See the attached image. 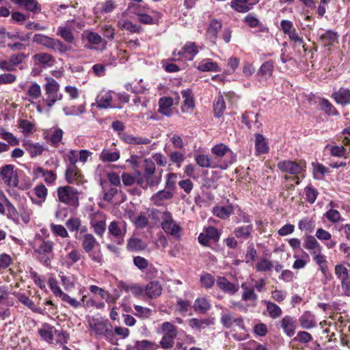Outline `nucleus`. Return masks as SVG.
<instances>
[{"instance_id":"obj_53","label":"nucleus","mask_w":350,"mask_h":350,"mask_svg":"<svg viewBox=\"0 0 350 350\" xmlns=\"http://www.w3.org/2000/svg\"><path fill=\"white\" fill-rule=\"evenodd\" d=\"M196 163L201 167H215L212 165L210 157L204 154H198L195 157Z\"/></svg>"},{"instance_id":"obj_7","label":"nucleus","mask_w":350,"mask_h":350,"mask_svg":"<svg viewBox=\"0 0 350 350\" xmlns=\"http://www.w3.org/2000/svg\"><path fill=\"white\" fill-rule=\"evenodd\" d=\"M75 237V239L80 240L81 241V246L83 250L89 254V256L92 260L96 262H101V256H94L90 254L95 247V246L96 245H98V243L97 242L96 239L92 234H85L83 236H79L78 233H76Z\"/></svg>"},{"instance_id":"obj_36","label":"nucleus","mask_w":350,"mask_h":350,"mask_svg":"<svg viewBox=\"0 0 350 350\" xmlns=\"http://www.w3.org/2000/svg\"><path fill=\"white\" fill-rule=\"evenodd\" d=\"M173 196L174 194L171 190L163 189L154 194L151 200L155 204L159 205L162 201L171 199Z\"/></svg>"},{"instance_id":"obj_19","label":"nucleus","mask_w":350,"mask_h":350,"mask_svg":"<svg viewBox=\"0 0 350 350\" xmlns=\"http://www.w3.org/2000/svg\"><path fill=\"white\" fill-rule=\"evenodd\" d=\"M222 27V23L217 19H211L209 22L206 32V38L213 43L215 44L217 39L218 32Z\"/></svg>"},{"instance_id":"obj_26","label":"nucleus","mask_w":350,"mask_h":350,"mask_svg":"<svg viewBox=\"0 0 350 350\" xmlns=\"http://www.w3.org/2000/svg\"><path fill=\"white\" fill-rule=\"evenodd\" d=\"M218 287L224 293L234 295L239 290V286L229 282L225 277H219L217 281Z\"/></svg>"},{"instance_id":"obj_52","label":"nucleus","mask_w":350,"mask_h":350,"mask_svg":"<svg viewBox=\"0 0 350 350\" xmlns=\"http://www.w3.org/2000/svg\"><path fill=\"white\" fill-rule=\"evenodd\" d=\"M169 159L170 161V164H176L177 167L179 168L181 166L182 163L184 161L185 157L184 154L178 152L174 151L171 152L169 154Z\"/></svg>"},{"instance_id":"obj_30","label":"nucleus","mask_w":350,"mask_h":350,"mask_svg":"<svg viewBox=\"0 0 350 350\" xmlns=\"http://www.w3.org/2000/svg\"><path fill=\"white\" fill-rule=\"evenodd\" d=\"M338 34L333 30H327L321 35L320 41L325 46H332L335 42H338Z\"/></svg>"},{"instance_id":"obj_3","label":"nucleus","mask_w":350,"mask_h":350,"mask_svg":"<svg viewBox=\"0 0 350 350\" xmlns=\"http://www.w3.org/2000/svg\"><path fill=\"white\" fill-rule=\"evenodd\" d=\"M53 249L52 241L42 239H40L34 247L38 260L46 267L51 265V259L53 258Z\"/></svg>"},{"instance_id":"obj_48","label":"nucleus","mask_w":350,"mask_h":350,"mask_svg":"<svg viewBox=\"0 0 350 350\" xmlns=\"http://www.w3.org/2000/svg\"><path fill=\"white\" fill-rule=\"evenodd\" d=\"M24 146L31 157L42 154L44 150L43 147L39 144L25 143Z\"/></svg>"},{"instance_id":"obj_54","label":"nucleus","mask_w":350,"mask_h":350,"mask_svg":"<svg viewBox=\"0 0 350 350\" xmlns=\"http://www.w3.org/2000/svg\"><path fill=\"white\" fill-rule=\"evenodd\" d=\"M189 325L192 328H196L198 330H201L206 327V326L210 325V321L206 319H199L196 318L191 319L189 321Z\"/></svg>"},{"instance_id":"obj_51","label":"nucleus","mask_w":350,"mask_h":350,"mask_svg":"<svg viewBox=\"0 0 350 350\" xmlns=\"http://www.w3.org/2000/svg\"><path fill=\"white\" fill-rule=\"evenodd\" d=\"M299 322L301 327L310 329L315 326V323L309 312H305L300 318Z\"/></svg>"},{"instance_id":"obj_59","label":"nucleus","mask_w":350,"mask_h":350,"mask_svg":"<svg viewBox=\"0 0 350 350\" xmlns=\"http://www.w3.org/2000/svg\"><path fill=\"white\" fill-rule=\"evenodd\" d=\"M305 193H306V200L309 203L313 204L315 202V200H316V199L317 198L319 192L314 187H312L311 186H307L305 188Z\"/></svg>"},{"instance_id":"obj_41","label":"nucleus","mask_w":350,"mask_h":350,"mask_svg":"<svg viewBox=\"0 0 350 350\" xmlns=\"http://www.w3.org/2000/svg\"><path fill=\"white\" fill-rule=\"evenodd\" d=\"M53 332H55V327L49 324L44 325L43 327L38 330L42 338L49 342H52L53 340Z\"/></svg>"},{"instance_id":"obj_25","label":"nucleus","mask_w":350,"mask_h":350,"mask_svg":"<svg viewBox=\"0 0 350 350\" xmlns=\"http://www.w3.org/2000/svg\"><path fill=\"white\" fill-rule=\"evenodd\" d=\"M274 68V62L268 60L264 62L257 72V76L260 77V80H267L273 74Z\"/></svg>"},{"instance_id":"obj_64","label":"nucleus","mask_w":350,"mask_h":350,"mask_svg":"<svg viewBox=\"0 0 350 350\" xmlns=\"http://www.w3.org/2000/svg\"><path fill=\"white\" fill-rule=\"evenodd\" d=\"M81 221L79 218L72 217V218H70L69 219L67 220L66 225L70 231H71V232L77 231V230H79V228L81 227Z\"/></svg>"},{"instance_id":"obj_50","label":"nucleus","mask_w":350,"mask_h":350,"mask_svg":"<svg viewBox=\"0 0 350 350\" xmlns=\"http://www.w3.org/2000/svg\"><path fill=\"white\" fill-rule=\"evenodd\" d=\"M36 171L44 177V181L48 184L53 183L57 178L56 174L51 170H44L41 167H38Z\"/></svg>"},{"instance_id":"obj_14","label":"nucleus","mask_w":350,"mask_h":350,"mask_svg":"<svg viewBox=\"0 0 350 350\" xmlns=\"http://www.w3.org/2000/svg\"><path fill=\"white\" fill-rule=\"evenodd\" d=\"M83 176L81 170L74 165H69L65 172V179L68 184L79 185L83 182Z\"/></svg>"},{"instance_id":"obj_35","label":"nucleus","mask_w":350,"mask_h":350,"mask_svg":"<svg viewBox=\"0 0 350 350\" xmlns=\"http://www.w3.org/2000/svg\"><path fill=\"white\" fill-rule=\"evenodd\" d=\"M304 247L308 250H312V254H315L317 252H321V246L312 235H308L306 237Z\"/></svg>"},{"instance_id":"obj_20","label":"nucleus","mask_w":350,"mask_h":350,"mask_svg":"<svg viewBox=\"0 0 350 350\" xmlns=\"http://www.w3.org/2000/svg\"><path fill=\"white\" fill-rule=\"evenodd\" d=\"M119 136L125 143L131 145H147L151 143L149 138L134 136L128 133H120Z\"/></svg>"},{"instance_id":"obj_57","label":"nucleus","mask_w":350,"mask_h":350,"mask_svg":"<svg viewBox=\"0 0 350 350\" xmlns=\"http://www.w3.org/2000/svg\"><path fill=\"white\" fill-rule=\"evenodd\" d=\"M229 151L230 148L224 144H217L211 149V152L219 157L226 155Z\"/></svg>"},{"instance_id":"obj_37","label":"nucleus","mask_w":350,"mask_h":350,"mask_svg":"<svg viewBox=\"0 0 350 350\" xmlns=\"http://www.w3.org/2000/svg\"><path fill=\"white\" fill-rule=\"evenodd\" d=\"M255 148L258 154L267 153L269 150V147L265 138L262 135L257 133L255 135Z\"/></svg>"},{"instance_id":"obj_5","label":"nucleus","mask_w":350,"mask_h":350,"mask_svg":"<svg viewBox=\"0 0 350 350\" xmlns=\"http://www.w3.org/2000/svg\"><path fill=\"white\" fill-rule=\"evenodd\" d=\"M161 227L165 232L170 234L176 239H180L182 234V228L174 220L172 215L169 211L163 213Z\"/></svg>"},{"instance_id":"obj_40","label":"nucleus","mask_w":350,"mask_h":350,"mask_svg":"<svg viewBox=\"0 0 350 350\" xmlns=\"http://www.w3.org/2000/svg\"><path fill=\"white\" fill-rule=\"evenodd\" d=\"M159 347V345L154 342L142 340L141 341H136L134 349L135 350H157Z\"/></svg>"},{"instance_id":"obj_45","label":"nucleus","mask_w":350,"mask_h":350,"mask_svg":"<svg viewBox=\"0 0 350 350\" xmlns=\"http://www.w3.org/2000/svg\"><path fill=\"white\" fill-rule=\"evenodd\" d=\"M119 158L120 153L118 151L110 152L104 149L100 154V159L104 162H113L118 160Z\"/></svg>"},{"instance_id":"obj_27","label":"nucleus","mask_w":350,"mask_h":350,"mask_svg":"<svg viewBox=\"0 0 350 350\" xmlns=\"http://www.w3.org/2000/svg\"><path fill=\"white\" fill-rule=\"evenodd\" d=\"M174 100L170 97H162L159 101V112L166 116H170L172 113V107L173 105Z\"/></svg>"},{"instance_id":"obj_6","label":"nucleus","mask_w":350,"mask_h":350,"mask_svg":"<svg viewBox=\"0 0 350 350\" xmlns=\"http://www.w3.org/2000/svg\"><path fill=\"white\" fill-rule=\"evenodd\" d=\"M198 52V46L195 42H187L180 50L174 51L173 56L176 60L192 61Z\"/></svg>"},{"instance_id":"obj_29","label":"nucleus","mask_w":350,"mask_h":350,"mask_svg":"<svg viewBox=\"0 0 350 350\" xmlns=\"http://www.w3.org/2000/svg\"><path fill=\"white\" fill-rule=\"evenodd\" d=\"M197 68L202 72H217L220 70L217 63L208 58L204 59L199 62Z\"/></svg>"},{"instance_id":"obj_32","label":"nucleus","mask_w":350,"mask_h":350,"mask_svg":"<svg viewBox=\"0 0 350 350\" xmlns=\"http://www.w3.org/2000/svg\"><path fill=\"white\" fill-rule=\"evenodd\" d=\"M333 96L338 103L341 105L350 103V90L349 89H338Z\"/></svg>"},{"instance_id":"obj_21","label":"nucleus","mask_w":350,"mask_h":350,"mask_svg":"<svg viewBox=\"0 0 350 350\" xmlns=\"http://www.w3.org/2000/svg\"><path fill=\"white\" fill-rule=\"evenodd\" d=\"M220 322L226 328H230L235 324L241 329H245L243 319L241 317H235L230 313L222 314Z\"/></svg>"},{"instance_id":"obj_12","label":"nucleus","mask_w":350,"mask_h":350,"mask_svg":"<svg viewBox=\"0 0 350 350\" xmlns=\"http://www.w3.org/2000/svg\"><path fill=\"white\" fill-rule=\"evenodd\" d=\"M90 225L95 234L102 237L106 230L105 216L101 212H96L90 215Z\"/></svg>"},{"instance_id":"obj_11","label":"nucleus","mask_w":350,"mask_h":350,"mask_svg":"<svg viewBox=\"0 0 350 350\" xmlns=\"http://www.w3.org/2000/svg\"><path fill=\"white\" fill-rule=\"evenodd\" d=\"M31 62L37 68L46 69L52 67L55 64V59L49 53H39L32 56Z\"/></svg>"},{"instance_id":"obj_10","label":"nucleus","mask_w":350,"mask_h":350,"mask_svg":"<svg viewBox=\"0 0 350 350\" xmlns=\"http://www.w3.org/2000/svg\"><path fill=\"white\" fill-rule=\"evenodd\" d=\"M0 176L3 183L8 187H17L19 183L18 176L14 166L8 164L2 167L0 171Z\"/></svg>"},{"instance_id":"obj_38","label":"nucleus","mask_w":350,"mask_h":350,"mask_svg":"<svg viewBox=\"0 0 350 350\" xmlns=\"http://www.w3.org/2000/svg\"><path fill=\"white\" fill-rule=\"evenodd\" d=\"M234 213L232 206H217L213 208V214L222 219H226Z\"/></svg>"},{"instance_id":"obj_22","label":"nucleus","mask_w":350,"mask_h":350,"mask_svg":"<svg viewBox=\"0 0 350 350\" xmlns=\"http://www.w3.org/2000/svg\"><path fill=\"white\" fill-rule=\"evenodd\" d=\"M100 185L103 191V199L108 202H111L115 196L118 193V189L116 187L112 186L107 180L100 181Z\"/></svg>"},{"instance_id":"obj_33","label":"nucleus","mask_w":350,"mask_h":350,"mask_svg":"<svg viewBox=\"0 0 350 350\" xmlns=\"http://www.w3.org/2000/svg\"><path fill=\"white\" fill-rule=\"evenodd\" d=\"M226 103L224 100V97L221 95H219L213 103V111L215 118H221L225 111Z\"/></svg>"},{"instance_id":"obj_4","label":"nucleus","mask_w":350,"mask_h":350,"mask_svg":"<svg viewBox=\"0 0 350 350\" xmlns=\"http://www.w3.org/2000/svg\"><path fill=\"white\" fill-rule=\"evenodd\" d=\"M143 170L146 185L149 187L157 186L161 183L163 170L157 172L154 161L146 159L144 161Z\"/></svg>"},{"instance_id":"obj_17","label":"nucleus","mask_w":350,"mask_h":350,"mask_svg":"<svg viewBox=\"0 0 350 350\" xmlns=\"http://www.w3.org/2000/svg\"><path fill=\"white\" fill-rule=\"evenodd\" d=\"M90 329L94 332L96 336H105L107 338L112 336V331L109 329L105 323L98 321L89 322Z\"/></svg>"},{"instance_id":"obj_46","label":"nucleus","mask_w":350,"mask_h":350,"mask_svg":"<svg viewBox=\"0 0 350 350\" xmlns=\"http://www.w3.org/2000/svg\"><path fill=\"white\" fill-rule=\"evenodd\" d=\"M243 290L242 295V299L244 301H256L258 298L257 294L254 291V288H249L246 284L243 283L241 285Z\"/></svg>"},{"instance_id":"obj_9","label":"nucleus","mask_w":350,"mask_h":350,"mask_svg":"<svg viewBox=\"0 0 350 350\" xmlns=\"http://www.w3.org/2000/svg\"><path fill=\"white\" fill-rule=\"evenodd\" d=\"M109 234L114 239L117 244L124 242V237L126 233V224L124 221H112L108 226Z\"/></svg>"},{"instance_id":"obj_49","label":"nucleus","mask_w":350,"mask_h":350,"mask_svg":"<svg viewBox=\"0 0 350 350\" xmlns=\"http://www.w3.org/2000/svg\"><path fill=\"white\" fill-rule=\"evenodd\" d=\"M183 98L184 99V106L188 109H193L195 107L193 95L191 89H186L182 91Z\"/></svg>"},{"instance_id":"obj_39","label":"nucleus","mask_w":350,"mask_h":350,"mask_svg":"<svg viewBox=\"0 0 350 350\" xmlns=\"http://www.w3.org/2000/svg\"><path fill=\"white\" fill-rule=\"evenodd\" d=\"M161 332L163 336L176 338L178 335L176 327L170 322H164L161 326Z\"/></svg>"},{"instance_id":"obj_58","label":"nucleus","mask_w":350,"mask_h":350,"mask_svg":"<svg viewBox=\"0 0 350 350\" xmlns=\"http://www.w3.org/2000/svg\"><path fill=\"white\" fill-rule=\"evenodd\" d=\"M273 267V262L267 258H262L256 265L258 271L265 272L270 271Z\"/></svg>"},{"instance_id":"obj_43","label":"nucleus","mask_w":350,"mask_h":350,"mask_svg":"<svg viewBox=\"0 0 350 350\" xmlns=\"http://www.w3.org/2000/svg\"><path fill=\"white\" fill-rule=\"evenodd\" d=\"M118 26L120 29L126 30L131 33H139L142 27L128 20L120 21Z\"/></svg>"},{"instance_id":"obj_60","label":"nucleus","mask_w":350,"mask_h":350,"mask_svg":"<svg viewBox=\"0 0 350 350\" xmlns=\"http://www.w3.org/2000/svg\"><path fill=\"white\" fill-rule=\"evenodd\" d=\"M298 226L301 230L312 232L315 228V224L311 219L304 218L299 221Z\"/></svg>"},{"instance_id":"obj_44","label":"nucleus","mask_w":350,"mask_h":350,"mask_svg":"<svg viewBox=\"0 0 350 350\" xmlns=\"http://www.w3.org/2000/svg\"><path fill=\"white\" fill-rule=\"evenodd\" d=\"M211 308L208 301L204 297L198 298L194 301L193 308L200 313H205Z\"/></svg>"},{"instance_id":"obj_15","label":"nucleus","mask_w":350,"mask_h":350,"mask_svg":"<svg viewBox=\"0 0 350 350\" xmlns=\"http://www.w3.org/2000/svg\"><path fill=\"white\" fill-rule=\"evenodd\" d=\"M258 2L259 0H231L230 7L237 12L246 13Z\"/></svg>"},{"instance_id":"obj_24","label":"nucleus","mask_w":350,"mask_h":350,"mask_svg":"<svg viewBox=\"0 0 350 350\" xmlns=\"http://www.w3.org/2000/svg\"><path fill=\"white\" fill-rule=\"evenodd\" d=\"M162 286L158 281H151L145 287L146 295L150 299L159 297L162 293Z\"/></svg>"},{"instance_id":"obj_13","label":"nucleus","mask_w":350,"mask_h":350,"mask_svg":"<svg viewBox=\"0 0 350 350\" xmlns=\"http://www.w3.org/2000/svg\"><path fill=\"white\" fill-rule=\"evenodd\" d=\"M308 101L311 105L312 103H319L320 109L324 111L329 116H336L338 114L335 107L327 99L321 98L313 94L309 96Z\"/></svg>"},{"instance_id":"obj_16","label":"nucleus","mask_w":350,"mask_h":350,"mask_svg":"<svg viewBox=\"0 0 350 350\" xmlns=\"http://www.w3.org/2000/svg\"><path fill=\"white\" fill-rule=\"evenodd\" d=\"M12 3L18 5L21 8L32 12L38 14L41 12L42 6L37 0H10Z\"/></svg>"},{"instance_id":"obj_47","label":"nucleus","mask_w":350,"mask_h":350,"mask_svg":"<svg viewBox=\"0 0 350 350\" xmlns=\"http://www.w3.org/2000/svg\"><path fill=\"white\" fill-rule=\"evenodd\" d=\"M14 295L23 305L27 306L33 312H40V310L39 308L34 307L33 301L31 299H30L25 294L14 293Z\"/></svg>"},{"instance_id":"obj_1","label":"nucleus","mask_w":350,"mask_h":350,"mask_svg":"<svg viewBox=\"0 0 350 350\" xmlns=\"http://www.w3.org/2000/svg\"><path fill=\"white\" fill-rule=\"evenodd\" d=\"M32 41L53 51H58L61 54L71 50L70 46L64 44L61 40L41 33L35 34Z\"/></svg>"},{"instance_id":"obj_61","label":"nucleus","mask_w":350,"mask_h":350,"mask_svg":"<svg viewBox=\"0 0 350 350\" xmlns=\"http://www.w3.org/2000/svg\"><path fill=\"white\" fill-rule=\"evenodd\" d=\"M200 282L206 288H211L215 284V278L210 273H204L200 276Z\"/></svg>"},{"instance_id":"obj_18","label":"nucleus","mask_w":350,"mask_h":350,"mask_svg":"<svg viewBox=\"0 0 350 350\" xmlns=\"http://www.w3.org/2000/svg\"><path fill=\"white\" fill-rule=\"evenodd\" d=\"M74 21H67L65 25L59 26L57 29L56 35L61 37L66 42L72 43L75 40V37L72 33L73 27L70 25V23Z\"/></svg>"},{"instance_id":"obj_55","label":"nucleus","mask_w":350,"mask_h":350,"mask_svg":"<svg viewBox=\"0 0 350 350\" xmlns=\"http://www.w3.org/2000/svg\"><path fill=\"white\" fill-rule=\"evenodd\" d=\"M0 137L7 141L11 146H17L19 144L18 139L12 133L0 129Z\"/></svg>"},{"instance_id":"obj_31","label":"nucleus","mask_w":350,"mask_h":350,"mask_svg":"<svg viewBox=\"0 0 350 350\" xmlns=\"http://www.w3.org/2000/svg\"><path fill=\"white\" fill-rule=\"evenodd\" d=\"M253 226L250 224L237 227L234 230L233 232L237 239L247 240L250 238Z\"/></svg>"},{"instance_id":"obj_8","label":"nucleus","mask_w":350,"mask_h":350,"mask_svg":"<svg viewBox=\"0 0 350 350\" xmlns=\"http://www.w3.org/2000/svg\"><path fill=\"white\" fill-rule=\"evenodd\" d=\"M277 167L282 172L288 173L295 176L305 170L306 163L304 161L297 162L295 161L284 160L278 162Z\"/></svg>"},{"instance_id":"obj_42","label":"nucleus","mask_w":350,"mask_h":350,"mask_svg":"<svg viewBox=\"0 0 350 350\" xmlns=\"http://www.w3.org/2000/svg\"><path fill=\"white\" fill-rule=\"evenodd\" d=\"M57 90L58 89H46L45 96L43 99L47 106H53L56 100L60 99V97L58 96Z\"/></svg>"},{"instance_id":"obj_34","label":"nucleus","mask_w":350,"mask_h":350,"mask_svg":"<svg viewBox=\"0 0 350 350\" xmlns=\"http://www.w3.org/2000/svg\"><path fill=\"white\" fill-rule=\"evenodd\" d=\"M262 303L266 305L267 311L271 318L275 319L282 315V310L277 304L266 300L262 301Z\"/></svg>"},{"instance_id":"obj_2","label":"nucleus","mask_w":350,"mask_h":350,"mask_svg":"<svg viewBox=\"0 0 350 350\" xmlns=\"http://www.w3.org/2000/svg\"><path fill=\"white\" fill-rule=\"evenodd\" d=\"M79 192L70 185L60 186L57 189V195L60 202L77 208L79 205Z\"/></svg>"},{"instance_id":"obj_62","label":"nucleus","mask_w":350,"mask_h":350,"mask_svg":"<svg viewBox=\"0 0 350 350\" xmlns=\"http://www.w3.org/2000/svg\"><path fill=\"white\" fill-rule=\"evenodd\" d=\"M239 63H240V61H239V58H237L234 56L230 57L228 59V62H227L228 70L226 72V74L228 73L229 75H231V74L234 73L235 72L236 69L238 68Z\"/></svg>"},{"instance_id":"obj_63","label":"nucleus","mask_w":350,"mask_h":350,"mask_svg":"<svg viewBox=\"0 0 350 350\" xmlns=\"http://www.w3.org/2000/svg\"><path fill=\"white\" fill-rule=\"evenodd\" d=\"M59 297L61 299L68 304H69L71 306L75 308H78L80 306V302L78 301L75 298H72L68 294L64 293L62 291H59Z\"/></svg>"},{"instance_id":"obj_56","label":"nucleus","mask_w":350,"mask_h":350,"mask_svg":"<svg viewBox=\"0 0 350 350\" xmlns=\"http://www.w3.org/2000/svg\"><path fill=\"white\" fill-rule=\"evenodd\" d=\"M334 270L336 275L340 280V281L349 278V270L343 265H336Z\"/></svg>"},{"instance_id":"obj_23","label":"nucleus","mask_w":350,"mask_h":350,"mask_svg":"<svg viewBox=\"0 0 350 350\" xmlns=\"http://www.w3.org/2000/svg\"><path fill=\"white\" fill-rule=\"evenodd\" d=\"M281 327L284 332L289 337L293 336L295 333L296 321L291 316H285L280 321Z\"/></svg>"},{"instance_id":"obj_28","label":"nucleus","mask_w":350,"mask_h":350,"mask_svg":"<svg viewBox=\"0 0 350 350\" xmlns=\"http://www.w3.org/2000/svg\"><path fill=\"white\" fill-rule=\"evenodd\" d=\"M147 245L140 239L131 237L127 242L126 249L129 252H139L144 250Z\"/></svg>"}]
</instances>
